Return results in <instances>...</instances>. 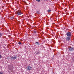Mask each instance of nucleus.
<instances>
[{
    "label": "nucleus",
    "instance_id": "obj_1",
    "mask_svg": "<svg viewBox=\"0 0 74 74\" xmlns=\"http://www.w3.org/2000/svg\"><path fill=\"white\" fill-rule=\"evenodd\" d=\"M16 13L18 15H21L22 14V12L20 10H18L16 12Z\"/></svg>",
    "mask_w": 74,
    "mask_h": 74
},
{
    "label": "nucleus",
    "instance_id": "obj_2",
    "mask_svg": "<svg viewBox=\"0 0 74 74\" xmlns=\"http://www.w3.org/2000/svg\"><path fill=\"white\" fill-rule=\"evenodd\" d=\"M66 40L67 41H69L70 40V37L69 36H68L66 38Z\"/></svg>",
    "mask_w": 74,
    "mask_h": 74
},
{
    "label": "nucleus",
    "instance_id": "obj_3",
    "mask_svg": "<svg viewBox=\"0 0 74 74\" xmlns=\"http://www.w3.org/2000/svg\"><path fill=\"white\" fill-rule=\"evenodd\" d=\"M66 36L68 37H70L71 36V32H68L66 34Z\"/></svg>",
    "mask_w": 74,
    "mask_h": 74
},
{
    "label": "nucleus",
    "instance_id": "obj_4",
    "mask_svg": "<svg viewBox=\"0 0 74 74\" xmlns=\"http://www.w3.org/2000/svg\"><path fill=\"white\" fill-rule=\"evenodd\" d=\"M27 70H30L32 69V68L30 66H28L27 67Z\"/></svg>",
    "mask_w": 74,
    "mask_h": 74
},
{
    "label": "nucleus",
    "instance_id": "obj_5",
    "mask_svg": "<svg viewBox=\"0 0 74 74\" xmlns=\"http://www.w3.org/2000/svg\"><path fill=\"white\" fill-rule=\"evenodd\" d=\"M69 50L70 51H73L74 50V48H73V47H71L69 48Z\"/></svg>",
    "mask_w": 74,
    "mask_h": 74
},
{
    "label": "nucleus",
    "instance_id": "obj_6",
    "mask_svg": "<svg viewBox=\"0 0 74 74\" xmlns=\"http://www.w3.org/2000/svg\"><path fill=\"white\" fill-rule=\"evenodd\" d=\"M17 58L16 57H11V59H16V58Z\"/></svg>",
    "mask_w": 74,
    "mask_h": 74
},
{
    "label": "nucleus",
    "instance_id": "obj_7",
    "mask_svg": "<svg viewBox=\"0 0 74 74\" xmlns=\"http://www.w3.org/2000/svg\"><path fill=\"white\" fill-rule=\"evenodd\" d=\"M35 45H39L40 44V43H39V42H35Z\"/></svg>",
    "mask_w": 74,
    "mask_h": 74
},
{
    "label": "nucleus",
    "instance_id": "obj_8",
    "mask_svg": "<svg viewBox=\"0 0 74 74\" xmlns=\"http://www.w3.org/2000/svg\"><path fill=\"white\" fill-rule=\"evenodd\" d=\"M34 54H35V55H38L39 54V53L38 52L36 51V52L34 53Z\"/></svg>",
    "mask_w": 74,
    "mask_h": 74
},
{
    "label": "nucleus",
    "instance_id": "obj_9",
    "mask_svg": "<svg viewBox=\"0 0 74 74\" xmlns=\"http://www.w3.org/2000/svg\"><path fill=\"white\" fill-rule=\"evenodd\" d=\"M18 44H19V45H21V44H22V42H19L18 43Z\"/></svg>",
    "mask_w": 74,
    "mask_h": 74
},
{
    "label": "nucleus",
    "instance_id": "obj_10",
    "mask_svg": "<svg viewBox=\"0 0 74 74\" xmlns=\"http://www.w3.org/2000/svg\"><path fill=\"white\" fill-rule=\"evenodd\" d=\"M14 17H13L12 16L11 17V19L12 20V19H14Z\"/></svg>",
    "mask_w": 74,
    "mask_h": 74
},
{
    "label": "nucleus",
    "instance_id": "obj_11",
    "mask_svg": "<svg viewBox=\"0 0 74 74\" xmlns=\"http://www.w3.org/2000/svg\"><path fill=\"white\" fill-rule=\"evenodd\" d=\"M51 10H48V12H51Z\"/></svg>",
    "mask_w": 74,
    "mask_h": 74
},
{
    "label": "nucleus",
    "instance_id": "obj_12",
    "mask_svg": "<svg viewBox=\"0 0 74 74\" xmlns=\"http://www.w3.org/2000/svg\"><path fill=\"white\" fill-rule=\"evenodd\" d=\"M34 33H37V31H34Z\"/></svg>",
    "mask_w": 74,
    "mask_h": 74
},
{
    "label": "nucleus",
    "instance_id": "obj_13",
    "mask_svg": "<svg viewBox=\"0 0 74 74\" xmlns=\"http://www.w3.org/2000/svg\"><path fill=\"white\" fill-rule=\"evenodd\" d=\"M1 36H2V34H1V33H0V37H1Z\"/></svg>",
    "mask_w": 74,
    "mask_h": 74
},
{
    "label": "nucleus",
    "instance_id": "obj_14",
    "mask_svg": "<svg viewBox=\"0 0 74 74\" xmlns=\"http://www.w3.org/2000/svg\"><path fill=\"white\" fill-rule=\"evenodd\" d=\"M36 1H38V2H40V0H36Z\"/></svg>",
    "mask_w": 74,
    "mask_h": 74
},
{
    "label": "nucleus",
    "instance_id": "obj_15",
    "mask_svg": "<svg viewBox=\"0 0 74 74\" xmlns=\"http://www.w3.org/2000/svg\"><path fill=\"white\" fill-rule=\"evenodd\" d=\"M7 47V48H6V47H5V49H8V47Z\"/></svg>",
    "mask_w": 74,
    "mask_h": 74
},
{
    "label": "nucleus",
    "instance_id": "obj_16",
    "mask_svg": "<svg viewBox=\"0 0 74 74\" xmlns=\"http://www.w3.org/2000/svg\"><path fill=\"white\" fill-rule=\"evenodd\" d=\"M1 58H2L1 55H0V59H1Z\"/></svg>",
    "mask_w": 74,
    "mask_h": 74
},
{
    "label": "nucleus",
    "instance_id": "obj_17",
    "mask_svg": "<svg viewBox=\"0 0 74 74\" xmlns=\"http://www.w3.org/2000/svg\"><path fill=\"white\" fill-rule=\"evenodd\" d=\"M37 14H39V12H37Z\"/></svg>",
    "mask_w": 74,
    "mask_h": 74
},
{
    "label": "nucleus",
    "instance_id": "obj_18",
    "mask_svg": "<svg viewBox=\"0 0 74 74\" xmlns=\"http://www.w3.org/2000/svg\"><path fill=\"white\" fill-rule=\"evenodd\" d=\"M0 74H3V73H1V72H0Z\"/></svg>",
    "mask_w": 74,
    "mask_h": 74
}]
</instances>
